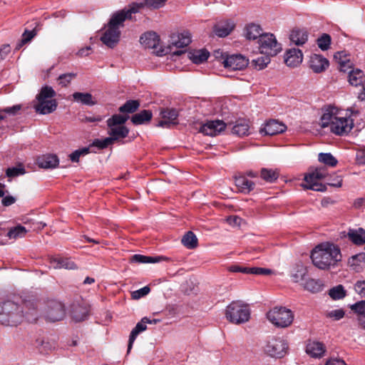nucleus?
I'll list each match as a JSON object with an SVG mask.
<instances>
[{
	"label": "nucleus",
	"mask_w": 365,
	"mask_h": 365,
	"mask_svg": "<svg viewBox=\"0 0 365 365\" xmlns=\"http://www.w3.org/2000/svg\"><path fill=\"white\" fill-rule=\"evenodd\" d=\"M39 315L35 299L22 300L21 304L11 299L0 302V323L5 326L16 327L24 320L36 322Z\"/></svg>",
	"instance_id": "1"
},
{
	"label": "nucleus",
	"mask_w": 365,
	"mask_h": 365,
	"mask_svg": "<svg viewBox=\"0 0 365 365\" xmlns=\"http://www.w3.org/2000/svg\"><path fill=\"white\" fill-rule=\"evenodd\" d=\"M341 258L339 247L329 242L318 245L311 253L313 264L323 270L336 267Z\"/></svg>",
	"instance_id": "2"
},
{
	"label": "nucleus",
	"mask_w": 365,
	"mask_h": 365,
	"mask_svg": "<svg viewBox=\"0 0 365 365\" xmlns=\"http://www.w3.org/2000/svg\"><path fill=\"white\" fill-rule=\"evenodd\" d=\"M36 302L39 317H42L46 321L56 322L63 320L66 317V307L61 302L56 299Z\"/></svg>",
	"instance_id": "3"
},
{
	"label": "nucleus",
	"mask_w": 365,
	"mask_h": 365,
	"mask_svg": "<svg viewBox=\"0 0 365 365\" xmlns=\"http://www.w3.org/2000/svg\"><path fill=\"white\" fill-rule=\"evenodd\" d=\"M56 95V91L51 86H43L36 96L37 103L34 108L37 113L46 115L56 110L58 103L56 99H53Z\"/></svg>",
	"instance_id": "4"
},
{
	"label": "nucleus",
	"mask_w": 365,
	"mask_h": 365,
	"mask_svg": "<svg viewBox=\"0 0 365 365\" xmlns=\"http://www.w3.org/2000/svg\"><path fill=\"white\" fill-rule=\"evenodd\" d=\"M322 127L329 126L331 133L344 135L347 134L353 128V121L346 118H338L332 113L327 112L321 118Z\"/></svg>",
	"instance_id": "5"
},
{
	"label": "nucleus",
	"mask_w": 365,
	"mask_h": 365,
	"mask_svg": "<svg viewBox=\"0 0 365 365\" xmlns=\"http://www.w3.org/2000/svg\"><path fill=\"white\" fill-rule=\"evenodd\" d=\"M225 317L232 324H244L250 318V309L243 302L233 301L226 307Z\"/></svg>",
	"instance_id": "6"
},
{
	"label": "nucleus",
	"mask_w": 365,
	"mask_h": 365,
	"mask_svg": "<svg viewBox=\"0 0 365 365\" xmlns=\"http://www.w3.org/2000/svg\"><path fill=\"white\" fill-rule=\"evenodd\" d=\"M267 319L275 327L286 328L292 324L294 320V314L289 309L276 307L267 313Z\"/></svg>",
	"instance_id": "7"
},
{
	"label": "nucleus",
	"mask_w": 365,
	"mask_h": 365,
	"mask_svg": "<svg viewBox=\"0 0 365 365\" xmlns=\"http://www.w3.org/2000/svg\"><path fill=\"white\" fill-rule=\"evenodd\" d=\"M142 4H135V2L129 4L128 7L114 12L111 15L108 24L120 30L121 27L124 26L125 21L132 19V15L138 13L142 9Z\"/></svg>",
	"instance_id": "8"
},
{
	"label": "nucleus",
	"mask_w": 365,
	"mask_h": 365,
	"mask_svg": "<svg viewBox=\"0 0 365 365\" xmlns=\"http://www.w3.org/2000/svg\"><path fill=\"white\" fill-rule=\"evenodd\" d=\"M327 169L324 166L310 169L304 176V180L306 184L304 187L315 191H325L326 185L319 183L318 180L327 178Z\"/></svg>",
	"instance_id": "9"
},
{
	"label": "nucleus",
	"mask_w": 365,
	"mask_h": 365,
	"mask_svg": "<svg viewBox=\"0 0 365 365\" xmlns=\"http://www.w3.org/2000/svg\"><path fill=\"white\" fill-rule=\"evenodd\" d=\"M259 45L260 53L267 56H276L282 50L281 44L272 34H264L261 36Z\"/></svg>",
	"instance_id": "10"
},
{
	"label": "nucleus",
	"mask_w": 365,
	"mask_h": 365,
	"mask_svg": "<svg viewBox=\"0 0 365 365\" xmlns=\"http://www.w3.org/2000/svg\"><path fill=\"white\" fill-rule=\"evenodd\" d=\"M89 307L85 302H74L69 307V314L76 322L85 321L89 316Z\"/></svg>",
	"instance_id": "11"
},
{
	"label": "nucleus",
	"mask_w": 365,
	"mask_h": 365,
	"mask_svg": "<svg viewBox=\"0 0 365 365\" xmlns=\"http://www.w3.org/2000/svg\"><path fill=\"white\" fill-rule=\"evenodd\" d=\"M160 115L163 120H160L158 126L170 128L179 123L178 110L175 108H165L160 111Z\"/></svg>",
	"instance_id": "12"
},
{
	"label": "nucleus",
	"mask_w": 365,
	"mask_h": 365,
	"mask_svg": "<svg viewBox=\"0 0 365 365\" xmlns=\"http://www.w3.org/2000/svg\"><path fill=\"white\" fill-rule=\"evenodd\" d=\"M222 63L230 70H242L248 65V60L240 54L231 55L227 56Z\"/></svg>",
	"instance_id": "13"
},
{
	"label": "nucleus",
	"mask_w": 365,
	"mask_h": 365,
	"mask_svg": "<svg viewBox=\"0 0 365 365\" xmlns=\"http://www.w3.org/2000/svg\"><path fill=\"white\" fill-rule=\"evenodd\" d=\"M120 31L107 24V29L101 37V41L110 48H113L120 40Z\"/></svg>",
	"instance_id": "14"
},
{
	"label": "nucleus",
	"mask_w": 365,
	"mask_h": 365,
	"mask_svg": "<svg viewBox=\"0 0 365 365\" xmlns=\"http://www.w3.org/2000/svg\"><path fill=\"white\" fill-rule=\"evenodd\" d=\"M226 126L227 125L222 120H211L204 124L201 127L200 131L207 135L213 136L223 131Z\"/></svg>",
	"instance_id": "15"
},
{
	"label": "nucleus",
	"mask_w": 365,
	"mask_h": 365,
	"mask_svg": "<svg viewBox=\"0 0 365 365\" xmlns=\"http://www.w3.org/2000/svg\"><path fill=\"white\" fill-rule=\"evenodd\" d=\"M266 354L271 357L282 358L288 350L287 344H267L264 347Z\"/></svg>",
	"instance_id": "16"
},
{
	"label": "nucleus",
	"mask_w": 365,
	"mask_h": 365,
	"mask_svg": "<svg viewBox=\"0 0 365 365\" xmlns=\"http://www.w3.org/2000/svg\"><path fill=\"white\" fill-rule=\"evenodd\" d=\"M329 65V61L319 54H312L309 59L310 68L317 73L324 71Z\"/></svg>",
	"instance_id": "17"
},
{
	"label": "nucleus",
	"mask_w": 365,
	"mask_h": 365,
	"mask_svg": "<svg viewBox=\"0 0 365 365\" xmlns=\"http://www.w3.org/2000/svg\"><path fill=\"white\" fill-rule=\"evenodd\" d=\"M303 54L299 48H290L287 51L284 56L285 63L290 67H296L302 63Z\"/></svg>",
	"instance_id": "18"
},
{
	"label": "nucleus",
	"mask_w": 365,
	"mask_h": 365,
	"mask_svg": "<svg viewBox=\"0 0 365 365\" xmlns=\"http://www.w3.org/2000/svg\"><path fill=\"white\" fill-rule=\"evenodd\" d=\"M235 24L230 20H223L217 22L213 27V32L218 37H225L228 36L234 29Z\"/></svg>",
	"instance_id": "19"
},
{
	"label": "nucleus",
	"mask_w": 365,
	"mask_h": 365,
	"mask_svg": "<svg viewBox=\"0 0 365 365\" xmlns=\"http://www.w3.org/2000/svg\"><path fill=\"white\" fill-rule=\"evenodd\" d=\"M287 129V126L276 120H270L266 123L262 132H264L265 135H274L284 132Z\"/></svg>",
	"instance_id": "20"
},
{
	"label": "nucleus",
	"mask_w": 365,
	"mask_h": 365,
	"mask_svg": "<svg viewBox=\"0 0 365 365\" xmlns=\"http://www.w3.org/2000/svg\"><path fill=\"white\" fill-rule=\"evenodd\" d=\"M58 158L56 155L46 154L39 156L36 160V163L41 168L52 169L58 166Z\"/></svg>",
	"instance_id": "21"
},
{
	"label": "nucleus",
	"mask_w": 365,
	"mask_h": 365,
	"mask_svg": "<svg viewBox=\"0 0 365 365\" xmlns=\"http://www.w3.org/2000/svg\"><path fill=\"white\" fill-rule=\"evenodd\" d=\"M191 42V36L188 31L180 34H173L170 36V44L176 48H184Z\"/></svg>",
	"instance_id": "22"
},
{
	"label": "nucleus",
	"mask_w": 365,
	"mask_h": 365,
	"mask_svg": "<svg viewBox=\"0 0 365 365\" xmlns=\"http://www.w3.org/2000/svg\"><path fill=\"white\" fill-rule=\"evenodd\" d=\"M140 42L146 48H155L160 43V38L155 32L148 31L140 36Z\"/></svg>",
	"instance_id": "23"
},
{
	"label": "nucleus",
	"mask_w": 365,
	"mask_h": 365,
	"mask_svg": "<svg viewBox=\"0 0 365 365\" xmlns=\"http://www.w3.org/2000/svg\"><path fill=\"white\" fill-rule=\"evenodd\" d=\"M289 39L297 46L303 45L308 40V32L304 29L294 28L289 34Z\"/></svg>",
	"instance_id": "24"
},
{
	"label": "nucleus",
	"mask_w": 365,
	"mask_h": 365,
	"mask_svg": "<svg viewBox=\"0 0 365 365\" xmlns=\"http://www.w3.org/2000/svg\"><path fill=\"white\" fill-rule=\"evenodd\" d=\"M346 236L349 240L356 245L365 244V230L361 227L358 229L349 228Z\"/></svg>",
	"instance_id": "25"
},
{
	"label": "nucleus",
	"mask_w": 365,
	"mask_h": 365,
	"mask_svg": "<svg viewBox=\"0 0 365 365\" xmlns=\"http://www.w3.org/2000/svg\"><path fill=\"white\" fill-rule=\"evenodd\" d=\"M235 185L242 193H249L255 188V182L247 178L246 175L235 177Z\"/></svg>",
	"instance_id": "26"
},
{
	"label": "nucleus",
	"mask_w": 365,
	"mask_h": 365,
	"mask_svg": "<svg viewBox=\"0 0 365 365\" xmlns=\"http://www.w3.org/2000/svg\"><path fill=\"white\" fill-rule=\"evenodd\" d=\"M348 264L356 272H361L365 264V253L361 252L351 256L348 260Z\"/></svg>",
	"instance_id": "27"
},
{
	"label": "nucleus",
	"mask_w": 365,
	"mask_h": 365,
	"mask_svg": "<svg viewBox=\"0 0 365 365\" xmlns=\"http://www.w3.org/2000/svg\"><path fill=\"white\" fill-rule=\"evenodd\" d=\"M249 121L246 119H239L236 120L235 125L231 128L232 133L240 137L249 135Z\"/></svg>",
	"instance_id": "28"
},
{
	"label": "nucleus",
	"mask_w": 365,
	"mask_h": 365,
	"mask_svg": "<svg viewBox=\"0 0 365 365\" xmlns=\"http://www.w3.org/2000/svg\"><path fill=\"white\" fill-rule=\"evenodd\" d=\"M51 264L55 269L64 268L67 269H75L76 264L69 258L64 257H51Z\"/></svg>",
	"instance_id": "29"
},
{
	"label": "nucleus",
	"mask_w": 365,
	"mask_h": 365,
	"mask_svg": "<svg viewBox=\"0 0 365 365\" xmlns=\"http://www.w3.org/2000/svg\"><path fill=\"white\" fill-rule=\"evenodd\" d=\"M326 347L324 344H307L306 353L312 358H321L326 352Z\"/></svg>",
	"instance_id": "30"
},
{
	"label": "nucleus",
	"mask_w": 365,
	"mask_h": 365,
	"mask_svg": "<svg viewBox=\"0 0 365 365\" xmlns=\"http://www.w3.org/2000/svg\"><path fill=\"white\" fill-rule=\"evenodd\" d=\"M153 113L150 110H143L131 117V122L134 125H142L150 121Z\"/></svg>",
	"instance_id": "31"
},
{
	"label": "nucleus",
	"mask_w": 365,
	"mask_h": 365,
	"mask_svg": "<svg viewBox=\"0 0 365 365\" xmlns=\"http://www.w3.org/2000/svg\"><path fill=\"white\" fill-rule=\"evenodd\" d=\"M307 269L302 264H297L293 268L291 277L294 282L298 283L305 279Z\"/></svg>",
	"instance_id": "32"
},
{
	"label": "nucleus",
	"mask_w": 365,
	"mask_h": 365,
	"mask_svg": "<svg viewBox=\"0 0 365 365\" xmlns=\"http://www.w3.org/2000/svg\"><path fill=\"white\" fill-rule=\"evenodd\" d=\"M152 321L150 320L147 317H144L141 319L140 322H139L136 326L133 328L132 330L128 342H134L137 336L142 331H145L147 329V324H151Z\"/></svg>",
	"instance_id": "33"
},
{
	"label": "nucleus",
	"mask_w": 365,
	"mask_h": 365,
	"mask_svg": "<svg viewBox=\"0 0 365 365\" xmlns=\"http://www.w3.org/2000/svg\"><path fill=\"white\" fill-rule=\"evenodd\" d=\"M262 34V29L259 25L250 24L245 27V36L247 39L255 40L257 38H260Z\"/></svg>",
	"instance_id": "34"
},
{
	"label": "nucleus",
	"mask_w": 365,
	"mask_h": 365,
	"mask_svg": "<svg viewBox=\"0 0 365 365\" xmlns=\"http://www.w3.org/2000/svg\"><path fill=\"white\" fill-rule=\"evenodd\" d=\"M108 133L111 138H115V141H117L119 139L126 138L129 133V130L125 125L112 127L109 128Z\"/></svg>",
	"instance_id": "35"
},
{
	"label": "nucleus",
	"mask_w": 365,
	"mask_h": 365,
	"mask_svg": "<svg viewBox=\"0 0 365 365\" xmlns=\"http://www.w3.org/2000/svg\"><path fill=\"white\" fill-rule=\"evenodd\" d=\"M349 82L354 86H361L365 84L362 71L360 69L350 70L349 72Z\"/></svg>",
	"instance_id": "36"
},
{
	"label": "nucleus",
	"mask_w": 365,
	"mask_h": 365,
	"mask_svg": "<svg viewBox=\"0 0 365 365\" xmlns=\"http://www.w3.org/2000/svg\"><path fill=\"white\" fill-rule=\"evenodd\" d=\"M181 242L187 249H194L197 246V238L192 231H188L182 237Z\"/></svg>",
	"instance_id": "37"
},
{
	"label": "nucleus",
	"mask_w": 365,
	"mask_h": 365,
	"mask_svg": "<svg viewBox=\"0 0 365 365\" xmlns=\"http://www.w3.org/2000/svg\"><path fill=\"white\" fill-rule=\"evenodd\" d=\"M73 98L74 101L81 102L84 105L93 106L96 103V102L93 101L92 95L89 93L75 92L73 94Z\"/></svg>",
	"instance_id": "38"
},
{
	"label": "nucleus",
	"mask_w": 365,
	"mask_h": 365,
	"mask_svg": "<svg viewBox=\"0 0 365 365\" xmlns=\"http://www.w3.org/2000/svg\"><path fill=\"white\" fill-rule=\"evenodd\" d=\"M210 56V53L205 49H201L190 53V58L196 64L205 61Z\"/></svg>",
	"instance_id": "39"
},
{
	"label": "nucleus",
	"mask_w": 365,
	"mask_h": 365,
	"mask_svg": "<svg viewBox=\"0 0 365 365\" xmlns=\"http://www.w3.org/2000/svg\"><path fill=\"white\" fill-rule=\"evenodd\" d=\"M279 172L277 170L262 168L260 177L268 182H273L279 178Z\"/></svg>",
	"instance_id": "40"
},
{
	"label": "nucleus",
	"mask_w": 365,
	"mask_h": 365,
	"mask_svg": "<svg viewBox=\"0 0 365 365\" xmlns=\"http://www.w3.org/2000/svg\"><path fill=\"white\" fill-rule=\"evenodd\" d=\"M139 106L140 102L138 101L129 100L119 108V111L123 113H133L138 109Z\"/></svg>",
	"instance_id": "41"
},
{
	"label": "nucleus",
	"mask_w": 365,
	"mask_h": 365,
	"mask_svg": "<svg viewBox=\"0 0 365 365\" xmlns=\"http://www.w3.org/2000/svg\"><path fill=\"white\" fill-rule=\"evenodd\" d=\"M128 118L129 117L128 115L115 114L107 120V125L108 128L124 126L123 124L128 120Z\"/></svg>",
	"instance_id": "42"
},
{
	"label": "nucleus",
	"mask_w": 365,
	"mask_h": 365,
	"mask_svg": "<svg viewBox=\"0 0 365 365\" xmlns=\"http://www.w3.org/2000/svg\"><path fill=\"white\" fill-rule=\"evenodd\" d=\"M304 287L311 292L317 293L322 290V284L320 280L308 279L304 283Z\"/></svg>",
	"instance_id": "43"
},
{
	"label": "nucleus",
	"mask_w": 365,
	"mask_h": 365,
	"mask_svg": "<svg viewBox=\"0 0 365 365\" xmlns=\"http://www.w3.org/2000/svg\"><path fill=\"white\" fill-rule=\"evenodd\" d=\"M342 52H338L334 55V58L336 59H339V71L344 73H349L350 71L349 69H351L352 63L349 59H346V56H344V59H341Z\"/></svg>",
	"instance_id": "44"
},
{
	"label": "nucleus",
	"mask_w": 365,
	"mask_h": 365,
	"mask_svg": "<svg viewBox=\"0 0 365 365\" xmlns=\"http://www.w3.org/2000/svg\"><path fill=\"white\" fill-rule=\"evenodd\" d=\"M318 160L319 162L330 167H335L338 163L337 160L331 153H321L319 154Z\"/></svg>",
	"instance_id": "45"
},
{
	"label": "nucleus",
	"mask_w": 365,
	"mask_h": 365,
	"mask_svg": "<svg viewBox=\"0 0 365 365\" xmlns=\"http://www.w3.org/2000/svg\"><path fill=\"white\" fill-rule=\"evenodd\" d=\"M331 42V36L327 34H323L317 40L318 47L322 51H327L330 47Z\"/></svg>",
	"instance_id": "46"
},
{
	"label": "nucleus",
	"mask_w": 365,
	"mask_h": 365,
	"mask_svg": "<svg viewBox=\"0 0 365 365\" xmlns=\"http://www.w3.org/2000/svg\"><path fill=\"white\" fill-rule=\"evenodd\" d=\"M269 56H270L265 55L257 57V58H255L252 61V65L255 67L256 69L262 70L270 62Z\"/></svg>",
	"instance_id": "47"
},
{
	"label": "nucleus",
	"mask_w": 365,
	"mask_h": 365,
	"mask_svg": "<svg viewBox=\"0 0 365 365\" xmlns=\"http://www.w3.org/2000/svg\"><path fill=\"white\" fill-rule=\"evenodd\" d=\"M329 296L333 299H341L346 296V291L341 284L331 288L329 292Z\"/></svg>",
	"instance_id": "48"
},
{
	"label": "nucleus",
	"mask_w": 365,
	"mask_h": 365,
	"mask_svg": "<svg viewBox=\"0 0 365 365\" xmlns=\"http://www.w3.org/2000/svg\"><path fill=\"white\" fill-rule=\"evenodd\" d=\"M26 233V228L21 225H19V226H16V227L11 229L9 231L7 236L10 239H16L18 237H24Z\"/></svg>",
	"instance_id": "49"
},
{
	"label": "nucleus",
	"mask_w": 365,
	"mask_h": 365,
	"mask_svg": "<svg viewBox=\"0 0 365 365\" xmlns=\"http://www.w3.org/2000/svg\"><path fill=\"white\" fill-rule=\"evenodd\" d=\"M26 171L22 165L18 167L9 168L6 170V175L9 178H15L25 174Z\"/></svg>",
	"instance_id": "50"
},
{
	"label": "nucleus",
	"mask_w": 365,
	"mask_h": 365,
	"mask_svg": "<svg viewBox=\"0 0 365 365\" xmlns=\"http://www.w3.org/2000/svg\"><path fill=\"white\" fill-rule=\"evenodd\" d=\"M167 0H144L143 2L141 3H135V4H142V9L144 6H147L152 9H159L164 6L165 3Z\"/></svg>",
	"instance_id": "51"
},
{
	"label": "nucleus",
	"mask_w": 365,
	"mask_h": 365,
	"mask_svg": "<svg viewBox=\"0 0 365 365\" xmlns=\"http://www.w3.org/2000/svg\"><path fill=\"white\" fill-rule=\"evenodd\" d=\"M76 76V73H74L61 74L58 78V84L62 87H66Z\"/></svg>",
	"instance_id": "52"
},
{
	"label": "nucleus",
	"mask_w": 365,
	"mask_h": 365,
	"mask_svg": "<svg viewBox=\"0 0 365 365\" xmlns=\"http://www.w3.org/2000/svg\"><path fill=\"white\" fill-rule=\"evenodd\" d=\"M115 142V138H111L110 136L106 138L103 140L96 139L93 140L92 145L98 147L100 149L107 148L108 145L113 144Z\"/></svg>",
	"instance_id": "53"
},
{
	"label": "nucleus",
	"mask_w": 365,
	"mask_h": 365,
	"mask_svg": "<svg viewBox=\"0 0 365 365\" xmlns=\"http://www.w3.org/2000/svg\"><path fill=\"white\" fill-rule=\"evenodd\" d=\"M89 153L88 148H83L82 149L76 150L70 154L69 158L72 162L77 163L81 155H85Z\"/></svg>",
	"instance_id": "54"
},
{
	"label": "nucleus",
	"mask_w": 365,
	"mask_h": 365,
	"mask_svg": "<svg viewBox=\"0 0 365 365\" xmlns=\"http://www.w3.org/2000/svg\"><path fill=\"white\" fill-rule=\"evenodd\" d=\"M351 309L355 313H357L359 316L365 314V301L361 300L351 306Z\"/></svg>",
	"instance_id": "55"
},
{
	"label": "nucleus",
	"mask_w": 365,
	"mask_h": 365,
	"mask_svg": "<svg viewBox=\"0 0 365 365\" xmlns=\"http://www.w3.org/2000/svg\"><path fill=\"white\" fill-rule=\"evenodd\" d=\"M344 311L341 309H334L327 313V317L329 318H333L334 320H339L344 316Z\"/></svg>",
	"instance_id": "56"
},
{
	"label": "nucleus",
	"mask_w": 365,
	"mask_h": 365,
	"mask_svg": "<svg viewBox=\"0 0 365 365\" xmlns=\"http://www.w3.org/2000/svg\"><path fill=\"white\" fill-rule=\"evenodd\" d=\"M150 291L149 287L145 286L138 290H136L132 293V297L138 299L147 295Z\"/></svg>",
	"instance_id": "57"
},
{
	"label": "nucleus",
	"mask_w": 365,
	"mask_h": 365,
	"mask_svg": "<svg viewBox=\"0 0 365 365\" xmlns=\"http://www.w3.org/2000/svg\"><path fill=\"white\" fill-rule=\"evenodd\" d=\"M327 184L331 187H339L341 186L342 179L339 175H336L333 178L331 177H329L327 180Z\"/></svg>",
	"instance_id": "58"
},
{
	"label": "nucleus",
	"mask_w": 365,
	"mask_h": 365,
	"mask_svg": "<svg viewBox=\"0 0 365 365\" xmlns=\"http://www.w3.org/2000/svg\"><path fill=\"white\" fill-rule=\"evenodd\" d=\"M36 349L41 354H48L54 349V347L52 346V344H38Z\"/></svg>",
	"instance_id": "59"
},
{
	"label": "nucleus",
	"mask_w": 365,
	"mask_h": 365,
	"mask_svg": "<svg viewBox=\"0 0 365 365\" xmlns=\"http://www.w3.org/2000/svg\"><path fill=\"white\" fill-rule=\"evenodd\" d=\"M35 36V34L33 31H25L24 33L22 35V38L21 41V43L17 47V48H19L23 44H25L30 41L34 36Z\"/></svg>",
	"instance_id": "60"
},
{
	"label": "nucleus",
	"mask_w": 365,
	"mask_h": 365,
	"mask_svg": "<svg viewBox=\"0 0 365 365\" xmlns=\"http://www.w3.org/2000/svg\"><path fill=\"white\" fill-rule=\"evenodd\" d=\"M355 291L361 297H365V280L358 281L354 285Z\"/></svg>",
	"instance_id": "61"
},
{
	"label": "nucleus",
	"mask_w": 365,
	"mask_h": 365,
	"mask_svg": "<svg viewBox=\"0 0 365 365\" xmlns=\"http://www.w3.org/2000/svg\"><path fill=\"white\" fill-rule=\"evenodd\" d=\"M21 108L20 105H15L11 107H7L0 110V113H5L9 115H16Z\"/></svg>",
	"instance_id": "62"
},
{
	"label": "nucleus",
	"mask_w": 365,
	"mask_h": 365,
	"mask_svg": "<svg viewBox=\"0 0 365 365\" xmlns=\"http://www.w3.org/2000/svg\"><path fill=\"white\" fill-rule=\"evenodd\" d=\"M247 268L248 267L241 266L240 264H233L228 267V270L232 272H242L247 274Z\"/></svg>",
	"instance_id": "63"
},
{
	"label": "nucleus",
	"mask_w": 365,
	"mask_h": 365,
	"mask_svg": "<svg viewBox=\"0 0 365 365\" xmlns=\"http://www.w3.org/2000/svg\"><path fill=\"white\" fill-rule=\"evenodd\" d=\"M325 365H346L344 360L331 358L329 359Z\"/></svg>",
	"instance_id": "64"
}]
</instances>
